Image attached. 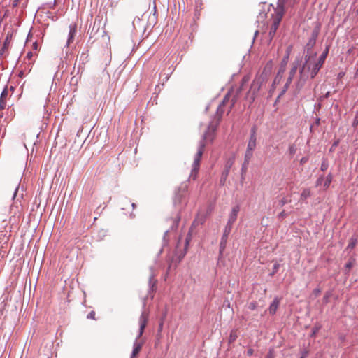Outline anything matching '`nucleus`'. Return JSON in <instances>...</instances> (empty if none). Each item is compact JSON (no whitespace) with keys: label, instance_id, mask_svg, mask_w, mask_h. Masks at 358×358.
<instances>
[{"label":"nucleus","instance_id":"1","mask_svg":"<svg viewBox=\"0 0 358 358\" xmlns=\"http://www.w3.org/2000/svg\"><path fill=\"white\" fill-rule=\"evenodd\" d=\"M314 55H306L305 62L299 70V79L297 83V87H301L306 80L310 76V78H315L322 65L315 59Z\"/></svg>","mask_w":358,"mask_h":358},{"label":"nucleus","instance_id":"2","mask_svg":"<svg viewBox=\"0 0 358 358\" xmlns=\"http://www.w3.org/2000/svg\"><path fill=\"white\" fill-rule=\"evenodd\" d=\"M217 125V122L214 124L213 122H211L207 129V131L204 133L203 135L202 140L199 142V148L197 150L196 153L194 155V162L192 164V169L190 174V178H192L193 179H195L196 172L199 170V165H200V161L201 156L203 152L204 148L206 146V141H212L214 136V133L216 130V127Z\"/></svg>","mask_w":358,"mask_h":358},{"label":"nucleus","instance_id":"3","mask_svg":"<svg viewBox=\"0 0 358 358\" xmlns=\"http://www.w3.org/2000/svg\"><path fill=\"white\" fill-rule=\"evenodd\" d=\"M297 2L298 0H280V2L276 10V17L274 19L269 31V36L271 38L274 36L278 28V26L280 24V22L284 13L285 8L287 7H292Z\"/></svg>","mask_w":358,"mask_h":358},{"label":"nucleus","instance_id":"4","mask_svg":"<svg viewBox=\"0 0 358 358\" xmlns=\"http://www.w3.org/2000/svg\"><path fill=\"white\" fill-rule=\"evenodd\" d=\"M148 321V315L145 312H143L141 315L138 320L139 324V331L137 337L133 345V350L131 354L133 356H136L141 351L143 344L141 343L138 342V339L143 335L144 329L146 327Z\"/></svg>","mask_w":358,"mask_h":358},{"label":"nucleus","instance_id":"5","mask_svg":"<svg viewBox=\"0 0 358 358\" xmlns=\"http://www.w3.org/2000/svg\"><path fill=\"white\" fill-rule=\"evenodd\" d=\"M265 80L266 76L262 74L252 81L250 89L247 95V99L250 103H252L255 101L256 95L257 94L262 83L265 81Z\"/></svg>","mask_w":358,"mask_h":358},{"label":"nucleus","instance_id":"6","mask_svg":"<svg viewBox=\"0 0 358 358\" xmlns=\"http://www.w3.org/2000/svg\"><path fill=\"white\" fill-rule=\"evenodd\" d=\"M301 63V59L300 57H296L294 62L292 63V67L289 71V76L286 82V87H289V85L292 82V80L297 71L298 67L300 66Z\"/></svg>","mask_w":358,"mask_h":358},{"label":"nucleus","instance_id":"7","mask_svg":"<svg viewBox=\"0 0 358 358\" xmlns=\"http://www.w3.org/2000/svg\"><path fill=\"white\" fill-rule=\"evenodd\" d=\"M256 141H257L256 129H255V128H252L251 130L250 136L248 143L247 145V149L254 151V150L256 148Z\"/></svg>","mask_w":358,"mask_h":358},{"label":"nucleus","instance_id":"8","mask_svg":"<svg viewBox=\"0 0 358 358\" xmlns=\"http://www.w3.org/2000/svg\"><path fill=\"white\" fill-rule=\"evenodd\" d=\"M239 210H240V207L238 206H236L233 207V208L231 209V213L229 215L227 224L230 225L231 227L233 226L234 223L235 222V221L237 219V216H238V213Z\"/></svg>","mask_w":358,"mask_h":358},{"label":"nucleus","instance_id":"9","mask_svg":"<svg viewBox=\"0 0 358 358\" xmlns=\"http://www.w3.org/2000/svg\"><path fill=\"white\" fill-rule=\"evenodd\" d=\"M69 32L68 34V38L66 41V46H69L74 40V37L77 32V27L75 24H71L69 25Z\"/></svg>","mask_w":358,"mask_h":358},{"label":"nucleus","instance_id":"10","mask_svg":"<svg viewBox=\"0 0 358 358\" xmlns=\"http://www.w3.org/2000/svg\"><path fill=\"white\" fill-rule=\"evenodd\" d=\"M230 99V94L228 93L225 95L223 101H222V103L218 106L217 108V117L218 118L217 120V122L219 121V120L220 119V117H222V113H223V110H222V107L226 104L227 102H228Z\"/></svg>","mask_w":358,"mask_h":358},{"label":"nucleus","instance_id":"11","mask_svg":"<svg viewBox=\"0 0 358 358\" xmlns=\"http://www.w3.org/2000/svg\"><path fill=\"white\" fill-rule=\"evenodd\" d=\"M280 299L278 298H275L271 304L270 305L268 308L269 313L271 315H274L276 313V310H278V308L280 304Z\"/></svg>","mask_w":358,"mask_h":358},{"label":"nucleus","instance_id":"12","mask_svg":"<svg viewBox=\"0 0 358 358\" xmlns=\"http://www.w3.org/2000/svg\"><path fill=\"white\" fill-rule=\"evenodd\" d=\"M231 165H232V162H227L225 169L222 173L221 180H220V182L222 183H224L225 182L227 177L228 176V174L229 173V169H230Z\"/></svg>","mask_w":358,"mask_h":358},{"label":"nucleus","instance_id":"13","mask_svg":"<svg viewBox=\"0 0 358 358\" xmlns=\"http://www.w3.org/2000/svg\"><path fill=\"white\" fill-rule=\"evenodd\" d=\"M231 229H232L231 226L228 225V224L226 225L223 235L221 238V239H222V243H227V240L229 234L231 232Z\"/></svg>","mask_w":358,"mask_h":358},{"label":"nucleus","instance_id":"14","mask_svg":"<svg viewBox=\"0 0 358 358\" xmlns=\"http://www.w3.org/2000/svg\"><path fill=\"white\" fill-rule=\"evenodd\" d=\"M329 52L328 48L322 52V54L320 56L319 59L317 60L322 66H323L324 61L327 57Z\"/></svg>","mask_w":358,"mask_h":358},{"label":"nucleus","instance_id":"15","mask_svg":"<svg viewBox=\"0 0 358 358\" xmlns=\"http://www.w3.org/2000/svg\"><path fill=\"white\" fill-rule=\"evenodd\" d=\"M310 196V191L308 189H304L301 194L300 200L304 201Z\"/></svg>","mask_w":358,"mask_h":358},{"label":"nucleus","instance_id":"16","mask_svg":"<svg viewBox=\"0 0 358 358\" xmlns=\"http://www.w3.org/2000/svg\"><path fill=\"white\" fill-rule=\"evenodd\" d=\"M357 243V238L356 236H352L350 240L347 249H353L355 247Z\"/></svg>","mask_w":358,"mask_h":358},{"label":"nucleus","instance_id":"17","mask_svg":"<svg viewBox=\"0 0 358 358\" xmlns=\"http://www.w3.org/2000/svg\"><path fill=\"white\" fill-rule=\"evenodd\" d=\"M288 57H289V53H287V55L283 58V59L282 61V66H281L280 71L278 73V76L280 75V72L282 73L285 71V67L287 64Z\"/></svg>","mask_w":358,"mask_h":358},{"label":"nucleus","instance_id":"18","mask_svg":"<svg viewBox=\"0 0 358 358\" xmlns=\"http://www.w3.org/2000/svg\"><path fill=\"white\" fill-rule=\"evenodd\" d=\"M253 155V150L246 149L245 154V162L248 163Z\"/></svg>","mask_w":358,"mask_h":358},{"label":"nucleus","instance_id":"19","mask_svg":"<svg viewBox=\"0 0 358 358\" xmlns=\"http://www.w3.org/2000/svg\"><path fill=\"white\" fill-rule=\"evenodd\" d=\"M9 44H10V41H9L8 38H6V39L5 40V41L3 43V47L0 50L1 55H3L4 53L6 50L8 48Z\"/></svg>","mask_w":358,"mask_h":358},{"label":"nucleus","instance_id":"20","mask_svg":"<svg viewBox=\"0 0 358 358\" xmlns=\"http://www.w3.org/2000/svg\"><path fill=\"white\" fill-rule=\"evenodd\" d=\"M331 181H332V176H331V174L329 173L326 177L325 182H324V187L325 188L329 187V186L330 185Z\"/></svg>","mask_w":358,"mask_h":358},{"label":"nucleus","instance_id":"21","mask_svg":"<svg viewBox=\"0 0 358 358\" xmlns=\"http://www.w3.org/2000/svg\"><path fill=\"white\" fill-rule=\"evenodd\" d=\"M315 38H310L308 41V43H307V46L308 48H313L315 44Z\"/></svg>","mask_w":358,"mask_h":358},{"label":"nucleus","instance_id":"22","mask_svg":"<svg viewBox=\"0 0 358 358\" xmlns=\"http://www.w3.org/2000/svg\"><path fill=\"white\" fill-rule=\"evenodd\" d=\"M226 243H222V239L220 241V253L222 254L225 248Z\"/></svg>","mask_w":358,"mask_h":358},{"label":"nucleus","instance_id":"23","mask_svg":"<svg viewBox=\"0 0 358 358\" xmlns=\"http://www.w3.org/2000/svg\"><path fill=\"white\" fill-rule=\"evenodd\" d=\"M327 168H328V164L325 162H323L321 165V170L324 171L327 170Z\"/></svg>","mask_w":358,"mask_h":358},{"label":"nucleus","instance_id":"24","mask_svg":"<svg viewBox=\"0 0 358 358\" xmlns=\"http://www.w3.org/2000/svg\"><path fill=\"white\" fill-rule=\"evenodd\" d=\"M279 267H280V264L278 263H275L273 265V273H276L278 271Z\"/></svg>","mask_w":358,"mask_h":358},{"label":"nucleus","instance_id":"25","mask_svg":"<svg viewBox=\"0 0 358 358\" xmlns=\"http://www.w3.org/2000/svg\"><path fill=\"white\" fill-rule=\"evenodd\" d=\"M94 317H95V313L94 311L90 312L87 315V318H90V319H94Z\"/></svg>","mask_w":358,"mask_h":358},{"label":"nucleus","instance_id":"26","mask_svg":"<svg viewBox=\"0 0 358 358\" xmlns=\"http://www.w3.org/2000/svg\"><path fill=\"white\" fill-rule=\"evenodd\" d=\"M320 330V327H315L313 329L312 336H315Z\"/></svg>","mask_w":358,"mask_h":358},{"label":"nucleus","instance_id":"27","mask_svg":"<svg viewBox=\"0 0 358 358\" xmlns=\"http://www.w3.org/2000/svg\"><path fill=\"white\" fill-rule=\"evenodd\" d=\"M287 89H288V87H286V84H285L282 91L281 92V93L278 96V99L285 93V92L287 90Z\"/></svg>","mask_w":358,"mask_h":358},{"label":"nucleus","instance_id":"28","mask_svg":"<svg viewBox=\"0 0 358 358\" xmlns=\"http://www.w3.org/2000/svg\"><path fill=\"white\" fill-rule=\"evenodd\" d=\"M296 148L294 145H292L289 147V151H290V153H292V154H294L296 152Z\"/></svg>","mask_w":358,"mask_h":358},{"label":"nucleus","instance_id":"29","mask_svg":"<svg viewBox=\"0 0 358 358\" xmlns=\"http://www.w3.org/2000/svg\"><path fill=\"white\" fill-rule=\"evenodd\" d=\"M317 35H318V32L317 31H314L313 33H312V37L311 38H315V41H316V38L317 37Z\"/></svg>","mask_w":358,"mask_h":358},{"label":"nucleus","instance_id":"30","mask_svg":"<svg viewBox=\"0 0 358 358\" xmlns=\"http://www.w3.org/2000/svg\"><path fill=\"white\" fill-rule=\"evenodd\" d=\"M317 35H318V32L317 31H314L313 33H312V37L311 38H315V41H316V38L317 37Z\"/></svg>","mask_w":358,"mask_h":358},{"label":"nucleus","instance_id":"31","mask_svg":"<svg viewBox=\"0 0 358 358\" xmlns=\"http://www.w3.org/2000/svg\"><path fill=\"white\" fill-rule=\"evenodd\" d=\"M338 145V141H335L333 143V145H332V146H331V148L330 149V151H332Z\"/></svg>","mask_w":358,"mask_h":358},{"label":"nucleus","instance_id":"32","mask_svg":"<svg viewBox=\"0 0 358 358\" xmlns=\"http://www.w3.org/2000/svg\"><path fill=\"white\" fill-rule=\"evenodd\" d=\"M352 266V263L351 262H348L346 264H345V268L348 270H350Z\"/></svg>","mask_w":358,"mask_h":358},{"label":"nucleus","instance_id":"33","mask_svg":"<svg viewBox=\"0 0 358 358\" xmlns=\"http://www.w3.org/2000/svg\"><path fill=\"white\" fill-rule=\"evenodd\" d=\"M253 353H254V350L252 348L248 349L247 351V355L248 356H252L253 355Z\"/></svg>","mask_w":358,"mask_h":358},{"label":"nucleus","instance_id":"34","mask_svg":"<svg viewBox=\"0 0 358 358\" xmlns=\"http://www.w3.org/2000/svg\"><path fill=\"white\" fill-rule=\"evenodd\" d=\"M266 358H274V356H273V352L271 350H269Z\"/></svg>","mask_w":358,"mask_h":358},{"label":"nucleus","instance_id":"35","mask_svg":"<svg viewBox=\"0 0 358 358\" xmlns=\"http://www.w3.org/2000/svg\"><path fill=\"white\" fill-rule=\"evenodd\" d=\"M236 338V335H234L233 333H231L229 341L230 342L234 341Z\"/></svg>","mask_w":358,"mask_h":358},{"label":"nucleus","instance_id":"36","mask_svg":"<svg viewBox=\"0 0 358 358\" xmlns=\"http://www.w3.org/2000/svg\"><path fill=\"white\" fill-rule=\"evenodd\" d=\"M32 57H33V53L31 52H27V57H26L27 59H31Z\"/></svg>","mask_w":358,"mask_h":358},{"label":"nucleus","instance_id":"37","mask_svg":"<svg viewBox=\"0 0 358 358\" xmlns=\"http://www.w3.org/2000/svg\"><path fill=\"white\" fill-rule=\"evenodd\" d=\"M329 297V294H325V296H324L323 300L325 303L328 302Z\"/></svg>","mask_w":358,"mask_h":358},{"label":"nucleus","instance_id":"38","mask_svg":"<svg viewBox=\"0 0 358 358\" xmlns=\"http://www.w3.org/2000/svg\"><path fill=\"white\" fill-rule=\"evenodd\" d=\"M307 355H308V352L307 351H303L301 354V356L300 358H306L307 357Z\"/></svg>","mask_w":358,"mask_h":358},{"label":"nucleus","instance_id":"39","mask_svg":"<svg viewBox=\"0 0 358 358\" xmlns=\"http://www.w3.org/2000/svg\"><path fill=\"white\" fill-rule=\"evenodd\" d=\"M320 289H315L314 290V293L315 294L316 296H317L320 294Z\"/></svg>","mask_w":358,"mask_h":358},{"label":"nucleus","instance_id":"40","mask_svg":"<svg viewBox=\"0 0 358 358\" xmlns=\"http://www.w3.org/2000/svg\"><path fill=\"white\" fill-rule=\"evenodd\" d=\"M17 190H18V187H17L15 188V192H14V194H13V199H14L17 194Z\"/></svg>","mask_w":358,"mask_h":358},{"label":"nucleus","instance_id":"41","mask_svg":"<svg viewBox=\"0 0 358 358\" xmlns=\"http://www.w3.org/2000/svg\"><path fill=\"white\" fill-rule=\"evenodd\" d=\"M179 220H180V217H176V220H175V223H176V227H177V225H178V223Z\"/></svg>","mask_w":358,"mask_h":358},{"label":"nucleus","instance_id":"42","mask_svg":"<svg viewBox=\"0 0 358 358\" xmlns=\"http://www.w3.org/2000/svg\"><path fill=\"white\" fill-rule=\"evenodd\" d=\"M24 76V71H21L19 73V76L22 78L23 76Z\"/></svg>","mask_w":358,"mask_h":358},{"label":"nucleus","instance_id":"43","mask_svg":"<svg viewBox=\"0 0 358 358\" xmlns=\"http://www.w3.org/2000/svg\"><path fill=\"white\" fill-rule=\"evenodd\" d=\"M248 80H249V79H248V78L247 76H245V77L243 78V81L244 83L248 82Z\"/></svg>","mask_w":358,"mask_h":358},{"label":"nucleus","instance_id":"44","mask_svg":"<svg viewBox=\"0 0 358 358\" xmlns=\"http://www.w3.org/2000/svg\"><path fill=\"white\" fill-rule=\"evenodd\" d=\"M286 202H287V201H286V200H285V199H282V200L281 201V205H282V206L285 205V204L286 203Z\"/></svg>","mask_w":358,"mask_h":358},{"label":"nucleus","instance_id":"45","mask_svg":"<svg viewBox=\"0 0 358 358\" xmlns=\"http://www.w3.org/2000/svg\"><path fill=\"white\" fill-rule=\"evenodd\" d=\"M306 162V159L305 157L302 158L301 160V163H304Z\"/></svg>","mask_w":358,"mask_h":358},{"label":"nucleus","instance_id":"46","mask_svg":"<svg viewBox=\"0 0 358 358\" xmlns=\"http://www.w3.org/2000/svg\"><path fill=\"white\" fill-rule=\"evenodd\" d=\"M33 46H34V49H36V48H37L38 45H37V43H33Z\"/></svg>","mask_w":358,"mask_h":358},{"label":"nucleus","instance_id":"47","mask_svg":"<svg viewBox=\"0 0 358 358\" xmlns=\"http://www.w3.org/2000/svg\"><path fill=\"white\" fill-rule=\"evenodd\" d=\"M353 124H354V125L358 124V120H357V117L355 118Z\"/></svg>","mask_w":358,"mask_h":358},{"label":"nucleus","instance_id":"48","mask_svg":"<svg viewBox=\"0 0 358 358\" xmlns=\"http://www.w3.org/2000/svg\"><path fill=\"white\" fill-rule=\"evenodd\" d=\"M355 76H358V65H357V70L355 72Z\"/></svg>","mask_w":358,"mask_h":358},{"label":"nucleus","instance_id":"49","mask_svg":"<svg viewBox=\"0 0 358 358\" xmlns=\"http://www.w3.org/2000/svg\"><path fill=\"white\" fill-rule=\"evenodd\" d=\"M231 101H232V103H231V104L230 108H231V107H232V106H233V105H234V103H235V101H234V100H232Z\"/></svg>","mask_w":358,"mask_h":358},{"label":"nucleus","instance_id":"50","mask_svg":"<svg viewBox=\"0 0 358 358\" xmlns=\"http://www.w3.org/2000/svg\"><path fill=\"white\" fill-rule=\"evenodd\" d=\"M17 1H18V0L15 1L14 6H16L17 4Z\"/></svg>","mask_w":358,"mask_h":358},{"label":"nucleus","instance_id":"51","mask_svg":"<svg viewBox=\"0 0 358 358\" xmlns=\"http://www.w3.org/2000/svg\"><path fill=\"white\" fill-rule=\"evenodd\" d=\"M177 200H178V197H177V196H176V198H175V201H174V203H176Z\"/></svg>","mask_w":358,"mask_h":358},{"label":"nucleus","instance_id":"52","mask_svg":"<svg viewBox=\"0 0 358 358\" xmlns=\"http://www.w3.org/2000/svg\"><path fill=\"white\" fill-rule=\"evenodd\" d=\"M131 206H132L133 208H134L136 206L135 203H134L131 204Z\"/></svg>","mask_w":358,"mask_h":358},{"label":"nucleus","instance_id":"53","mask_svg":"<svg viewBox=\"0 0 358 358\" xmlns=\"http://www.w3.org/2000/svg\"><path fill=\"white\" fill-rule=\"evenodd\" d=\"M135 357H136V356H133V355H132V354L131 355L130 358H135Z\"/></svg>","mask_w":358,"mask_h":358},{"label":"nucleus","instance_id":"54","mask_svg":"<svg viewBox=\"0 0 358 358\" xmlns=\"http://www.w3.org/2000/svg\"><path fill=\"white\" fill-rule=\"evenodd\" d=\"M251 308L252 309H254L255 308V306L251 304Z\"/></svg>","mask_w":358,"mask_h":358},{"label":"nucleus","instance_id":"55","mask_svg":"<svg viewBox=\"0 0 358 358\" xmlns=\"http://www.w3.org/2000/svg\"><path fill=\"white\" fill-rule=\"evenodd\" d=\"M277 78H278V76H276V78H275L274 83H275V81L277 80Z\"/></svg>","mask_w":358,"mask_h":358},{"label":"nucleus","instance_id":"56","mask_svg":"<svg viewBox=\"0 0 358 358\" xmlns=\"http://www.w3.org/2000/svg\"><path fill=\"white\" fill-rule=\"evenodd\" d=\"M277 78H278V76H276V78H275L274 83H275V81L277 80Z\"/></svg>","mask_w":358,"mask_h":358}]
</instances>
